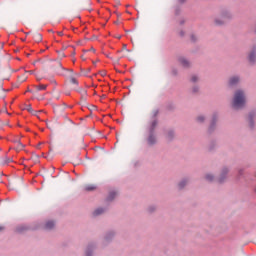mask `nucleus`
I'll return each instance as SVG.
<instances>
[{
    "instance_id": "2eb2a0df",
    "label": "nucleus",
    "mask_w": 256,
    "mask_h": 256,
    "mask_svg": "<svg viewBox=\"0 0 256 256\" xmlns=\"http://www.w3.org/2000/svg\"><path fill=\"white\" fill-rule=\"evenodd\" d=\"M213 175H211V174H207L206 176H205V179H206V181H213Z\"/></svg>"
},
{
    "instance_id": "a878e982",
    "label": "nucleus",
    "mask_w": 256,
    "mask_h": 256,
    "mask_svg": "<svg viewBox=\"0 0 256 256\" xmlns=\"http://www.w3.org/2000/svg\"><path fill=\"white\" fill-rule=\"evenodd\" d=\"M215 125V120L212 122L210 129H213V126Z\"/></svg>"
},
{
    "instance_id": "1a4fd4ad",
    "label": "nucleus",
    "mask_w": 256,
    "mask_h": 256,
    "mask_svg": "<svg viewBox=\"0 0 256 256\" xmlns=\"http://www.w3.org/2000/svg\"><path fill=\"white\" fill-rule=\"evenodd\" d=\"M116 195H117V192H115V191L110 192L107 197V201H113V199H115Z\"/></svg>"
},
{
    "instance_id": "7ed1b4c3",
    "label": "nucleus",
    "mask_w": 256,
    "mask_h": 256,
    "mask_svg": "<svg viewBox=\"0 0 256 256\" xmlns=\"http://www.w3.org/2000/svg\"><path fill=\"white\" fill-rule=\"evenodd\" d=\"M227 173H229V170L227 168H224L222 170L221 176L219 178V183H223V181H225L226 177H227Z\"/></svg>"
},
{
    "instance_id": "5701e85b",
    "label": "nucleus",
    "mask_w": 256,
    "mask_h": 256,
    "mask_svg": "<svg viewBox=\"0 0 256 256\" xmlns=\"http://www.w3.org/2000/svg\"><path fill=\"white\" fill-rule=\"evenodd\" d=\"M91 249L88 247L87 251H86V256H91Z\"/></svg>"
},
{
    "instance_id": "c85d7f7f",
    "label": "nucleus",
    "mask_w": 256,
    "mask_h": 256,
    "mask_svg": "<svg viewBox=\"0 0 256 256\" xmlns=\"http://www.w3.org/2000/svg\"><path fill=\"white\" fill-rule=\"evenodd\" d=\"M5 230V226H0V231H4Z\"/></svg>"
},
{
    "instance_id": "393cba45",
    "label": "nucleus",
    "mask_w": 256,
    "mask_h": 256,
    "mask_svg": "<svg viewBox=\"0 0 256 256\" xmlns=\"http://www.w3.org/2000/svg\"><path fill=\"white\" fill-rule=\"evenodd\" d=\"M191 41H196L195 35H191Z\"/></svg>"
},
{
    "instance_id": "c756f323",
    "label": "nucleus",
    "mask_w": 256,
    "mask_h": 256,
    "mask_svg": "<svg viewBox=\"0 0 256 256\" xmlns=\"http://www.w3.org/2000/svg\"><path fill=\"white\" fill-rule=\"evenodd\" d=\"M101 75H102V77H105L107 75V73L101 72Z\"/></svg>"
},
{
    "instance_id": "6ab92c4d",
    "label": "nucleus",
    "mask_w": 256,
    "mask_h": 256,
    "mask_svg": "<svg viewBox=\"0 0 256 256\" xmlns=\"http://www.w3.org/2000/svg\"><path fill=\"white\" fill-rule=\"evenodd\" d=\"M199 78L197 77V76H192L191 77V81H192V83H196V81L198 80Z\"/></svg>"
},
{
    "instance_id": "9d476101",
    "label": "nucleus",
    "mask_w": 256,
    "mask_h": 256,
    "mask_svg": "<svg viewBox=\"0 0 256 256\" xmlns=\"http://www.w3.org/2000/svg\"><path fill=\"white\" fill-rule=\"evenodd\" d=\"M102 213H105V210L103 208H98L93 212L94 217H97V215H102Z\"/></svg>"
},
{
    "instance_id": "412c9836",
    "label": "nucleus",
    "mask_w": 256,
    "mask_h": 256,
    "mask_svg": "<svg viewBox=\"0 0 256 256\" xmlns=\"http://www.w3.org/2000/svg\"><path fill=\"white\" fill-rule=\"evenodd\" d=\"M216 25H223V21L216 19L215 20Z\"/></svg>"
},
{
    "instance_id": "20e7f679",
    "label": "nucleus",
    "mask_w": 256,
    "mask_h": 256,
    "mask_svg": "<svg viewBox=\"0 0 256 256\" xmlns=\"http://www.w3.org/2000/svg\"><path fill=\"white\" fill-rule=\"evenodd\" d=\"M255 59H256V48L254 47L249 54V62L255 63Z\"/></svg>"
},
{
    "instance_id": "6e6552de",
    "label": "nucleus",
    "mask_w": 256,
    "mask_h": 256,
    "mask_svg": "<svg viewBox=\"0 0 256 256\" xmlns=\"http://www.w3.org/2000/svg\"><path fill=\"white\" fill-rule=\"evenodd\" d=\"M36 91H45L47 89V85L45 84H39L35 86Z\"/></svg>"
},
{
    "instance_id": "ddd939ff",
    "label": "nucleus",
    "mask_w": 256,
    "mask_h": 256,
    "mask_svg": "<svg viewBox=\"0 0 256 256\" xmlns=\"http://www.w3.org/2000/svg\"><path fill=\"white\" fill-rule=\"evenodd\" d=\"M185 185H187V180H182V181L178 184V187H179V189H183V187H185Z\"/></svg>"
},
{
    "instance_id": "2f4dec72",
    "label": "nucleus",
    "mask_w": 256,
    "mask_h": 256,
    "mask_svg": "<svg viewBox=\"0 0 256 256\" xmlns=\"http://www.w3.org/2000/svg\"><path fill=\"white\" fill-rule=\"evenodd\" d=\"M180 1V3H185V0H179Z\"/></svg>"
},
{
    "instance_id": "7c9ffc66",
    "label": "nucleus",
    "mask_w": 256,
    "mask_h": 256,
    "mask_svg": "<svg viewBox=\"0 0 256 256\" xmlns=\"http://www.w3.org/2000/svg\"><path fill=\"white\" fill-rule=\"evenodd\" d=\"M184 33L183 31L180 32V37H183Z\"/></svg>"
},
{
    "instance_id": "bb28decb",
    "label": "nucleus",
    "mask_w": 256,
    "mask_h": 256,
    "mask_svg": "<svg viewBox=\"0 0 256 256\" xmlns=\"http://www.w3.org/2000/svg\"><path fill=\"white\" fill-rule=\"evenodd\" d=\"M59 37H63V32H58Z\"/></svg>"
},
{
    "instance_id": "dca6fc26",
    "label": "nucleus",
    "mask_w": 256,
    "mask_h": 256,
    "mask_svg": "<svg viewBox=\"0 0 256 256\" xmlns=\"http://www.w3.org/2000/svg\"><path fill=\"white\" fill-rule=\"evenodd\" d=\"M205 121V117H203V116H198L197 117V122L198 123H203Z\"/></svg>"
},
{
    "instance_id": "4be33fe9",
    "label": "nucleus",
    "mask_w": 256,
    "mask_h": 256,
    "mask_svg": "<svg viewBox=\"0 0 256 256\" xmlns=\"http://www.w3.org/2000/svg\"><path fill=\"white\" fill-rule=\"evenodd\" d=\"M168 139H173V132L172 131H170L169 133H168Z\"/></svg>"
},
{
    "instance_id": "f3484780",
    "label": "nucleus",
    "mask_w": 256,
    "mask_h": 256,
    "mask_svg": "<svg viewBox=\"0 0 256 256\" xmlns=\"http://www.w3.org/2000/svg\"><path fill=\"white\" fill-rule=\"evenodd\" d=\"M35 39H36V41H42L43 40V36H41V34H36L35 35Z\"/></svg>"
},
{
    "instance_id": "aec40b11",
    "label": "nucleus",
    "mask_w": 256,
    "mask_h": 256,
    "mask_svg": "<svg viewBox=\"0 0 256 256\" xmlns=\"http://www.w3.org/2000/svg\"><path fill=\"white\" fill-rule=\"evenodd\" d=\"M25 145H23V143L18 142V149H24Z\"/></svg>"
},
{
    "instance_id": "b1692460",
    "label": "nucleus",
    "mask_w": 256,
    "mask_h": 256,
    "mask_svg": "<svg viewBox=\"0 0 256 256\" xmlns=\"http://www.w3.org/2000/svg\"><path fill=\"white\" fill-rule=\"evenodd\" d=\"M157 115H159V111L156 110V111L154 112V119H155V117H157Z\"/></svg>"
},
{
    "instance_id": "a211bd4d",
    "label": "nucleus",
    "mask_w": 256,
    "mask_h": 256,
    "mask_svg": "<svg viewBox=\"0 0 256 256\" xmlns=\"http://www.w3.org/2000/svg\"><path fill=\"white\" fill-rule=\"evenodd\" d=\"M249 119H250V127L253 128V114L249 115Z\"/></svg>"
},
{
    "instance_id": "f03ea898",
    "label": "nucleus",
    "mask_w": 256,
    "mask_h": 256,
    "mask_svg": "<svg viewBox=\"0 0 256 256\" xmlns=\"http://www.w3.org/2000/svg\"><path fill=\"white\" fill-rule=\"evenodd\" d=\"M155 127H157V120L154 119L149 126V137H148V145H155L157 143V139L153 133L155 132Z\"/></svg>"
},
{
    "instance_id": "f257e3e1",
    "label": "nucleus",
    "mask_w": 256,
    "mask_h": 256,
    "mask_svg": "<svg viewBox=\"0 0 256 256\" xmlns=\"http://www.w3.org/2000/svg\"><path fill=\"white\" fill-rule=\"evenodd\" d=\"M232 107L234 109H243L245 107V92L243 90L235 92Z\"/></svg>"
},
{
    "instance_id": "f8f14e48",
    "label": "nucleus",
    "mask_w": 256,
    "mask_h": 256,
    "mask_svg": "<svg viewBox=\"0 0 256 256\" xmlns=\"http://www.w3.org/2000/svg\"><path fill=\"white\" fill-rule=\"evenodd\" d=\"M97 189V187H95L94 185H88L85 187V191H95Z\"/></svg>"
},
{
    "instance_id": "4468645a",
    "label": "nucleus",
    "mask_w": 256,
    "mask_h": 256,
    "mask_svg": "<svg viewBox=\"0 0 256 256\" xmlns=\"http://www.w3.org/2000/svg\"><path fill=\"white\" fill-rule=\"evenodd\" d=\"M70 83H72V85H79V81H77L75 77L70 78Z\"/></svg>"
},
{
    "instance_id": "9b49d317",
    "label": "nucleus",
    "mask_w": 256,
    "mask_h": 256,
    "mask_svg": "<svg viewBox=\"0 0 256 256\" xmlns=\"http://www.w3.org/2000/svg\"><path fill=\"white\" fill-rule=\"evenodd\" d=\"M17 233H23V231H27V226L21 225L16 228Z\"/></svg>"
},
{
    "instance_id": "39448f33",
    "label": "nucleus",
    "mask_w": 256,
    "mask_h": 256,
    "mask_svg": "<svg viewBox=\"0 0 256 256\" xmlns=\"http://www.w3.org/2000/svg\"><path fill=\"white\" fill-rule=\"evenodd\" d=\"M237 83H239V76H233L232 78H230L229 80L230 87L237 85Z\"/></svg>"
},
{
    "instance_id": "0eeeda50",
    "label": "nucleus",
    "mask_w": 256,
    "mask_h": 256,
    "mask_svg": "<svg viewBox=\"0 0 256 256\" xmlns=\"http://www.w3.org/2000/svg\"><path fill=\"white\" fill-rule=\"evenodd\" d=\"M179 62L181 63V65L183 67H189V65H190L189 60H187V59H185L183 57L179 58Z\"/></svg>"
},
{
    "instance_id": "423d86ee",
    "label": "nucleus",
    "mask_w": 256,
    "mask_h": 256,
    "mask_svg": "<svg viewBox=\"0 0 256 256\" xmlns=\"http://www.w3.org/2000/svg\"><path fill=\"white\" fill-rule=\"evenodd\" d=\"M53 227H55V222L51 220L46 222L44 226V228L47 229L48 231H50V229H53Z\"/></svg>"
},
{
    "instance_id": "cd10ccee",
    "label": "nucleus",
    "mask_w": 256,
    "mask_h": 256,
    "mask_svg": "<svg viewBox=\"0 0 256 256\" xmlns=\"http://www.w3.org/2000/svg\"><path fill=\"white\" fill-rule=\"evenodd\" d=\"M197 91H198L197 87H194V88H193V92H194V93H197Z\"/></svg>"
}]
</instances>
